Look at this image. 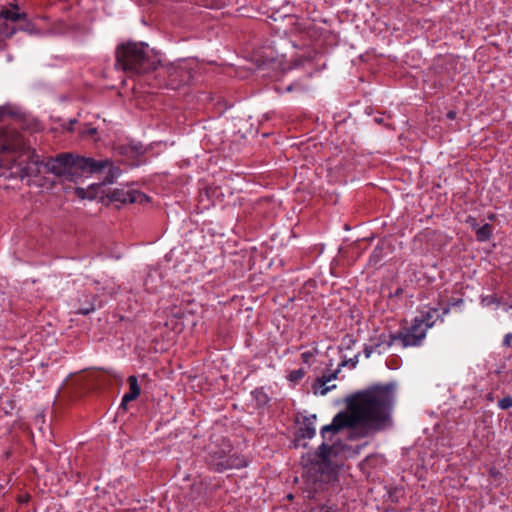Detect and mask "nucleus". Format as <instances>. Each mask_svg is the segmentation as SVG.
I'll list each match as a JSON object with an SVG mask.
<instances>
[{
	"mask_svg": "<svg viewBox=\"0 0 512 512\" xmlns=\"http://www.w3.org/2000/svg\"><path fill=\"white\" fill-rule=\"evenodd\" d=\"M426 328L413 320L409 328H404L391 335V343H398L403 348L420 346L426 337Z\"/></svg>",
	"mask_w": 512,
	"mask_h": 512,
	"instance_id": "nucleus-6",
	"label": "nucleus"
},
{
	"mask_svg": "<svg viewBox=\"0 0 512 512\" xmlns=\"http://www.w3.org/2000/svg\"><path fill=\"white\" fill-rule=\"evenodd\" d=\"M314 358V354L311 351H305L301 354V359L304 363L310 364L311 360Z\"/></svg>",
	"mask_w": 512,
	"mask_h": 512,
	"instance_id": "nucleus-19",
	"label": "nucleus"
},
{
	"mask_svg": "<svg viewBox=\"0 0 512 512\" xmlns=\"http://www.w3.org/2000/svg\"><path fill=\"white\" fill-rule=\"evenodd\" d=\"M74 123H76V120L70 121V126H69V128H68V130H69V131H72V130H73V129H72V125H73Z\"/></svg>",
	"mask_w": 512,
	"mask_h": 512,
	"instance_id": "nucleus-26",
	"label": "nucleus"
},
{
	"mask_svg": "<svg viewBox=\"0 0 512 512\" xmlns=\"http://www.w3.org/2000/svg\"><path fill=\"white\" fill-rule=\"evenodd\" d=\"M358 360H357V355L353 358V359H350V360H344L342 361L340 364H339V369L343 366H346L348 363L351 364L352 367H355V365L357 364Z\"/></svg>",
	"mask_w": 512,
	"mask_h": 512,
	"instance_id": "nucleus-21",
	"label": "nucleus"
},
{
	"mask_svg": "<svg viewBox=\"0 0 512 512\" xmlns=\"http://www.w3.org/2000/svg\"><path fill=\"white\" fill-rule=\"evenodd\" d=\"M310 512H336V510H333L331 507L323 505L312 508Z\"/></svg>",
	"mask_w": 512,
	"mask_h": 512,
	"instance_id": "nucleus-20",
	"label": "nucleus"
},
{
	"mask_svg": "<svg viewBox=\"0 0 512 512\" xmlns=\"http://www.w3.org/2000/svg\"><path fill=\"white\" fill-rule=\"evenodd\" d=\"M492 235V229L489 224H484L476 230V236L479 241H487Z\"/></svg>",
	"mask_w": 512,
	"mask_h": 512,
	"instance_id": "nucleus-14",
	"label": "nucleus"
},
{
	"mask_svg": "<svg viewBox=\"0 0 512 512\" xmlns=\"http://www.w3.org/2000/svg\"><path fill=\"white\" fill-rule=\"evenodd\" d=\"M339 371H340V369L338 368L336 371H334L328 375H323L322 377L318 378L315 381L314 386H313L315 389V394L324 396L328 393V391L335 388V385L327 386V383L336 379Z\"/></svg>",
	"mask_w": 512,
	"mask_h": 512,
	"instance_id": "nucleus-11",
	"label": "nucleus"
},
{
	"mask_svg": "<svg viewBox=\"0 0 512 512\" xmlns=\"http://www.w3.org/2000/svg\"><path fill=\"white\" fill-rule=\"evenodd\" d=\"M498 406L503 410H507V409L511 408L512 407V397L507 396V397L502 398L501 400H499Z\"/></svg>",
	"mask_w": 512,
	"mask_h": 512,
	"instance_id": "nucleus-17",
	"label": "nucleus"
},
{
	"mask_svg": "<svg viewBox=\"0 0 512 512\" xmlns=\"http://www.w3.org/2000/svg\"><path fill=\"white\" fill-rule=\"evenodd\" d=\"M364 352H365V356L368 358L370 357L371 353H372V347H366L364 349Z\"/></svg>",
	"mask_w": 512,
	"mask_h": 512,
	"instance_id": "nucleus-24",
	"label": "nucleus"
},
{
	"mask_svg": "<svg viewBox=\"0 0 512 512\" xmlns=\"http://www.w3.org/2000/svg\"><path fill=\"white\" fill-rule=\"evenodd\" d=\"M333 452L332 446L322 443L315 454L314 469L321 473H328L331 470L330 456Z\"/></svg>",
	"mask_w": 512,
	"mask_h": 512,
	"instance_id": "nucleus-9",
	"label": "nucleus"
},
{
	"mask_svg": "<svg viewBox=\"0 0 512 512\" xmlns=\"http://www.w3.org/2000/svg\"><path fill=\"white\" fill-rule=\"evenodd\" d=\"M144 43L127 42L116 49V65L131 74H144L156 69L155 58Z\"/></svg>",
	"mask_w": 512,
	"mask_h": 512,
	"instance_id": "nucleus-3",
	"label": "nucleus"
},
{
	"mask_svg": "<svg viewBox=\"0 0 512 512\" xmlns=\"http://www.w3.org/2000/svg\"><path fill=\"white\" fill-rule=\"evenodd\" d=\"M159 75L167 78L166 85L171 89H178L182 85L188 84L192 78L191 67L186 61H178L163 66Z\"/></svg>",
	"mask_w": 512,
	"mask_h": 512,
	"instance_id": "nucleus-5",
	"label": "nucleus"
},
{
	"mask_svg": "<svg viewBox=\"0 0 512 512\" xmlns=\"http://www.w3.org/2000/svg\"><path fill=\"white\" fill-rule=\"evenodd\" d=\"M230 452V445H226L225 448L211 449L207 457L209 467L214 471L223 472L247 466L248 461L245 457L237 453L230 454Z\"/></svg>",
	"mask_w": 512,
	"mask_h": 512,
	"instance_id": "nucleus-4",
	"label": "nucleus"
},
{
	"mask_svg": "<svg viewBox=\"0 0 512 512\" xmlns=\"http://www.w3.org/2000/svg\"><path fill=\"white\" fill-rule=\"evenodd\" d=\"M128 384H129V392L126 393L121 402L122 407H126L128 402H131L135 399H137L140 396L141 388L138 384V379L136 376L131 375L128 377Z\"/></svg>",
	"mask_w": 512,
	"mask_h": 512,
	"instance_id": "nucleus-12",
	"label": "nucleus"
},
{
	"mask_svg": "<svg viewBox=\"0 0 512 512\" xmlns=\"http://www.w3.org/2000/svg\"><path fill=\"white\" fill-rule=\"evenodd\" d=\"M511 344H512V333H507L504 336L503 345L506 346V347H510Z\"/></svg>",
	"mask_w": 512,
	"mask_h": 512,
	"instance_id": "nucleus-22",
	"label": "nucleus"
},
{
	"mask_svg": "<svg viewBox=\"0 0 512 512\" xmlns=\"http://www.w3.org/2000/svg\"><path fill=\"white\" fill-rule=\"evenodd\" d=\"M394 383L378 384L357 392L346 399L347 410L337 413L331 424L321 429V435L338 433L346 428L360 426L361 436L384 430L391 424V412L395 401Z\"/></svg>",
	"mask_w": 512,
	"mask_h": 512,
	"instance_id": "nucleus-1",
	"label": "nucleus"
},
{
	"mask_svg": "<svg viewBox=\"0 0 512 512\" xmlns=\"http://www.w3.org/2000/svg\"><path fill=\"white\" fill-rule=\"evenodd\" d=\"M109 198L112 201L120 202V203H144L148 201V197L134 189H115L109 195Z\"/></svg>",
	"mask_w": 512,
	"mask_h": 512,
	"instance_id": "nucleus-8",
	"label": "nucleus"
},
{
	"mask_svg": "<svg viewBox=\"0 0 512 512\" xmlns=\"http://www.w3.org/2000/svg\"><path fill=\"white\" fill-rule=\"evenodd\" d=\"M27 15L24 12H19L18 5H10L9 7H2L0 10V37H11L15 33V28L10 27L8 22H18L19 20L26 19Z\"/></svg>",
	"mask_w": 512,
	"mask_h": 512,
	"instance_id": "nucleus-7",
	"label": "nucleus"
},
{
	"mask_svg": "<svg viewBox=\"0 0 512 512\" xmlns=\"http://www.w3.org/2000/svg\"><path fill=\"white\" fill-rule=\"evenodd\" d=\"M28 153L29 163L22 168V177L39 173L38 166L40 164L44 165L47 172L65 178H69L73 170H81L90 173H105L102 184H112L121 173L120 169L113 166L109 160L97 161L86 157L74 158L70 153H62L56 157H50L44 162L35 153V150H29Z\"/></svg>",
	"mask_w": 512,
	"mask_h": 512,
	"instance_id": "nucleus-2",
	"label": "nucleus"
},
{
	"mask_svg": "<svg viewBox=\"0 0 512 512\" xmlns=\"http://www.w3.org/2000/svg\"><path fill=\"white\" fill-rule=\"evenodd\" d=\"M316 429L313 425V422L308 419L304 422L303 426L299 428L298 436L301 438L311 439L315 436Z\"/></svg>",
	"mask_w": 512,
	"mask_h": 512,
	"instance_id": "nucleus-13",
	"label": "nucleus"
},
{
	"mask_svg": "<svg viewBox=\"0 0 512 512\" xmlns=\"http://www.w3.org/2000/svg\"><path fill=\"white\" fill-rule=\"evenodd\" d=\"M87 133L89 135H94L96 133V129L95 128H90V129L87 130Z\"/></svg>",
	"mask_w": 512,
	"mask_h": 512,
	"instance_id": "nucleus-25",
	"label": "nucleus"
},
{
	"mask_svg": "<svg viewBox=\"0 0 512 512\" xmlns=\"http://www.w3.org/2000/svg\"><path fill=\"white\" fill-rule=\"evenodd\" d=\"M305 373V370L302 368L293 370L289 373L288 379L291 382H298L304 377Z\"/></svg>",
	"mask_w": 512,
	"mask_h": 512,
	"instance_id": "nucleus-15",
	"label": "nucleus"
},
{
	"mask_svg": "<svg viewBox=\"0 0 512 512\" xmlns=\"http://www.w3.org/2000/svg\"><path fill=\"white\" fill-rule=\"evenodd\" d=\"M481 303L483 306H491V305L498 306L500 302H499V299L497 298V296L495 294H493V295H488V296L483 297L481 300Z\"/></svg>",
	"mask_w": 512,
	"mask_h": 512,
	"instance_id": "nucleus-16",
	"label": "nucleus"
},
{
	"mask_svg": "<svg viewBox=\"0 0 512 512\" xmlns=\"http://www.w3.org/2000/svg\"><path fill=\"white\" fill-rule=\"evenodd\" d=\"M447 117L451 120H454L456 118V112L455 111H449L447 113Z\"/></svg>",
	"mask_w": 512,
	"mask_h": 512,
	"instance_id": "nucleus-23",
	"label": "nucleus"
},
{
	"mask_svg": "<svg viewBox=\"0 0 512 512\" xmlns=\"http://www.w3.org/2000/svg\"><path fill=\"white\" fill-rule=\"evenodd\" d=\"M95 305L93 302H89L86 306L80 307L77 311L79 314L87 315L90 312L94 311Z\"/></svg>",
	"mask_w": 512,
	"mask_h": 512,
	"instance_id": "nucleus-18",
	"label": "nucleus"
},
{
	"mask_svg": "<svg viewBox=\"0 0 512 512\" xmlns=\"http://www.w3.org/2000/svg\"><path fill=\"white\" fill-rule=\"evenodd\" d=\"M449 312V308H443L442 314L439 313L438 308H427L420 312V316L414 318V320L422 327L426 328V331L431 328L436 321L443 315H446Z\"/></svg>",
	"mask_w": 512,
	"mask_h": 512,
	"instance_id": "nucleus-10",
	"label": "nucleus"
}]
</instances>
